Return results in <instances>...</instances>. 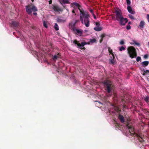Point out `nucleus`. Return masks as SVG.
Masks as SVG:
<instances>
[{
	"instance_id": "40",
	"label": "nucleus",
	"mask_w": 149,
	"mask_h": 149,
	"mask_svg": "<svg viewBox=\"0 0 149 149\" xmlns=\"http://www.w3.org/2000/svg\"><path fill=\"white\" fill-rule=\"evenodd\" d=\"M131 24V22H128L129 24Z\"/></svg>"
},
{
	"instance_id": "16",
	"label": "nucleus",
	"mask_w": 149,
	"mask_h": 149,
	"mask_svg": "<svg viewBox=\"0 0 149 149\" xmlns=\"http://www.w3.org/2000/svg\"><path fill=\"white\" fill-rule=\"evenodd\" d=\"M60 54L58 53L57 54L54 55L53 58V59L55 61L58 58H60Z\"/></svg>"
},
{
	"instance_id": "18",
	"label": "nucleus",
	"mask_w": 149,
	"mask_h": 149,
	"mask_svg": "<svg viewBox=\"0 0 149 149\" xmlns=\"http://www.w3.org/2000/svg\"><path fill=\"white\" fill-rule=\"evenodd\" d=\"M59 1L61 4H66L69 3V0H60Z\"/></svg>"
},
{
	"instance_id": "2",
	"label": "nucleus",
	"mask_w": 149,
	"mask_h": 149,
	"mask_svg": "<svg viewBox=\"0 0 149 149\" xmlns=\"http://www.w3.org/2000/svg\"><path fill=\"white\" fill-rule=\"evenodd\" d=\"M115 12L116 20L119 22L121 25H125L128 21L127 19L123 17L120 10L116 9Z\"/></svg>"
},
{
	"instance_id": "36",
	"label": "nucleus",
	"mask_w": 149,
	"mask_h": 149,
	"mask_svg": "<svg viewBox=\"0 0 149 149\" xmlns=\"http://www.w3.org/2000/svg\"><path fill=\"white\" fill-rule=\"evenodd\" d=\"M52 1L51 0L49 1V4H51L52 3Z\"/></svg>"
},
{
	"instance_id": "17",
	"label": "nucleus",
	"mask_w": 149,
	"mask_h": 149,
	"mask_svg": "<svg viewBox=\"0 0 149 149\" xmlns=\"http://www.w3.org/2000/svg\"><path fill=\"white\" fill-rule=\"evenodd\" d=\"M149 62L148 61H145L141 63V64L143 67H146L149 64Z\"/></svg>"
},
{
	"instance_id": "7",
	"label": "nucleus",
	"mask_w": 149,
	"mask_h": 149,
	"mask_svg": "<svg viewBox=\"0 0 149 149\" xmlns=\"http://www.w3.org/2000/svg\"><path fill=\"white\" fill-rule=\"evenodd\" d=\"M108 50L109 52L110 53V57H111V58L110 59V61L111 63L113 64L114 62V55L112 53V50L110 49V48L109 47L108 48Z\"/></svg>"
},
{
	"instance_id": "8",
	"label": "nucleus",
	"mask_w": 149,
	"mask_h": 149,
	"mask_svg": "<svg viewBox=\"0 0 149 149\" xmlns=\"http://www.w3.org/2000/svg\"><path fill=\"white\" fill-rule=\"evenodd\" d=\"M127 128L131 136L134 135L135 134V132L134 131V128L132 127L127 125Z\"/></svg>"
},
{
	"instance_id": "32",
	"label": "nucleus",
	"mask_w": 149,
	"mask_h": 149,
	"mask_svg": "<svg viewBox=\"0 0 149 149\" xmlns=\"http://www.w3.org/2000/svg\"><path fill=\"white\" fill-rule=\"evenodd\" d=\"M141 59V58L140 57L138 56L137 57L136 60L137 61H139Z\"/></svg>"
},
{
	"instance_id": "29",
	"label": "nucleus",
	"mask_w": 149,
	"mask_h": 149,
	"mask_svg": "<svg viewBox=\"0 0 149 149\" xmlns=\"http://www.w3.org/2000/svg\"><path fill=\"white\" fill-rule=\"evenodd\" d=\"M131 26L130 25H128L126 26V28L127 30H129L131 29Z\"/></svg>"
},
{
	"instance_id": "28",
	"label": "nucleus",
	"mask_w": 149,
	"mask_h": 149,
	"mask_svg": "<svg viewBox=\"0 0 149 149\" xmlns=\"http://www.w3.org/2000/svg\"><path fill=\"white\" fill-rule=\"evenodd\" d=\"M125 49V48L123 47L122 46L119 48V50L120 51H122L123 50H124Z\"/></svg>"
},
{
	"instance_id": "13",
	"label": "nucleus",
	"mask_w": 149,
	"mask_h": 149,
	"mask_svg": "<svg viewBox=\"0 0 149 149\" xmlns=\"http://www.w3.org/2000/svg\"><path fill=\"white\" fill-rule=\"evenodd\" d=\"M129 13L131 14H133L134 13V12L132 8L130 6H128L127 7Z\"/></svg>"
},
{
	"instance_id": "20",
	"label": "nucleus",
	"mask_w": 149,
	"mask_h": 149,
	"mask_svg": "<svg viewBox=\"0 0 149 149\" xmlns=\"http://www.w3.org/2000/svg\"><path fill=\"white\" fill-rule=\"evenodd\" d=\"M57 21L59 22H65V20L61 19V18H58L57 19Z\"/></svg>"
},
{
	"instance_id": "19",
	"label": "nucleus",
	"mask_w": 149,
	"mask_h": 149,
	"mask_svg": "<svg viewBox=\"0 0 149 149\" xmlns=\"http://www.w3.org/2000/svg\"><path fill=\"white\" fill-rule=\"evenodd\" d=\"M11 25L13 26L16 27L17 26L18 23L16 21H13Z\"/></svg>"
},
{
	"instance_id": "23",
	"label": "nucleus",
	"mask_w": 149,
	"mask_h": 149,
	"mask_svg": "<svg viewBox=\"0 0 149 149\" xmlns=\"http://www.w3.org/2000/svg\"><path fill=\"white\" fill-rule=\"evenodd\" d=\"M54 28L55 29L56 31L58 30H59V27L56 23H55L54 26Z\"/></svg>"
},
{
	"instance_id": "27",
	"label": "nucleus",
	"mask_w": 149,
	"mask_h": 149,
	"mask_svg": "<svg viewBox=\"0 0 149 149\" xmlns=\"http://www.w3.org/2000/svg\"><path fill=\"white\" fill-rule=\"evenodd\" d=\"M145 100L146 102L148 103L149 102V97H146L145 98Z\"/></svg>"
},
{
	"instance_id": "14",
	"label": "nucleus",
	"mask_w": 149,
	"mask_h": 149,
	"mask_svg": "<svg viewBox=\"0 0 149 149\" xmlns=\"http://www.w3.org/2000/svg\"><path fill=\"white\" fill-rule=\"evenodd\" d=\"M74 31L78 35L81 36L82 34V32L80 30L75 29L74 30Z\"/></svg>"
},
{
	"instance_id": "12",
	"label": "nucleus",
	"mask_w": 149,
	"mask_h": 149,
	"mask_svg": "<svg viewBox=\"0 0 149 149\" xmlns=\"http://www.w3.org/2000/svg\"><path fill=\"white\" fill-rule=\"evenodd\" d=\"M145 24V22L143 20L141 21L140 22L139 24V25L138 27L140 29H142L144 28Z\"/></svg>"
},
{
	"instance_id": "3",
	"label": "nucleus",
	"mask_w": 149,
	"mask_h": 149,
	"mask_svg": "<svg viewBox=\"0 0 149 149\" xmlns=\"http://www.w3.org/2000/svg\"><path fill=\"white\" fill-rule=\"evenodd\" d=\"M127 53L129 57L131 58H136L137 53L136 49L133 46H130L127 48Z\"/></svg>"
},
{
	"instance_id": "41",
	"label": "nucleus",
	"mask_w": 149,
	"mask_h": 149,
	"mask_svg": "<svg viewBox=\"0 0 149 149\" xmlns=\"http://www.w3.org/2000/svg\"><path fill=\"white\" fill-rule=\"evenodd\" d=\"M146 71L149 73V70H146Z\"/></svg>"
},
{
	"instance_id": "26",
	"label": "nucleus",
	"mask_w": 149,
	"mask_h": 149,
	"mask_svg": "<svg viewBox=\"0 0 149 149\" xmlns=\"http://www.w3.org/2000/svg\"><path fill=\"white\" fill-rule=\"evenodd\" d=\"M43 25L46 28H47L48 27L47 23L45 21H44L43 22Z\"/></svg>"
},
{
	"instance_id": "1",
	"label": "nucleus",
	"mask_w": 149,
	"mask_h": 149,
	"mask_svg": "<svg viewBox=\"0 0 149 149\" xmlns=\"http://www.w3.org/2000/svg\"><path fill=\"white\" fill-rule=\"evenodd\" d=\"M72 5V6L74 8V9L72 10V13H74L75 15H76V13L79 11L80 19L81 23L83 24H84L86 27H88L90 25V21L88 19L89 16L88 13L81 10L80 8L79 5L78 3H74Z\"/></svg>"
},
{
	"instance_id": "38",
	"label": "nucleus",
	"mask_w": 149,
	"mask_h": 149,
	"mask_svg": "<svg viewBox=\"0 0 149 149\" xmlns=\"http://www.w3.org/2000/svg\"><path fill=\"white\" fill-rule=\"evenodd\" d=\"M37 13H33V14L34 15H37Z\"/></svg>"
},
{
	"instance_id": "37",
	"label": "nucleus",
	"mask_w": 149,
	"mask_h": 149,
	"mask_svg": "<svg viewBox=\"0 0 149 149\" xmlns=\"http://www.w3.org/2000/svg\"><path fill=\"white\" fill-rule=\"evenodd\" d=\"M90 12L91 13H92L93 14V10H90Z\"/></svg>"
},
{
	"instance_id": "6",
	"label": "nucleus",
	"mask_w": 149,
	"mask_h": 149,
	"mask_svg": "<svg viewBox=\"0 0 149 149\" xmlns=\"http://www.w3.org/2000/svg\"><path fill=\"white\" fill-rule=\"evenodd\" d=\"M104 84L107 86V91L108 93H110L111 92V82L109 80H106L104 81Z\"/></svg>"
},
{
	"instance_id": "15",
	"label": "nucleus",
	"mask_w": 149,
	"mask_h": 149,
	"mask_svg": "<svg viewBox=\"0 0 149 149\" xmlns=\"http://www.w3.org/2000/svg\"><path fill=\"white\" fill-rule=\"evenodd\" d=\"M132 42H130V44L131 45H134V44L135 45H136L138 46H140V43H139L138 42H137L136 41L134 40H132Z\"/></svg>"
},
{
	"instance_id": "11",
	"label": "nucleus",
	"mask_w": 149,
	"mask_h": 149,
	"mask_svg": "<svg viewBox=\"0 0 149 149\" xmlns=\"http://www.w3.org/2000/svg\"><path fill=\"white\" fill-rule=\"evenodd\" d=\"M77 22V21H74L71 22L69 24V28L71 29H74V26Z\"/></svg>"
},
{
	"instance_id": "35",
	"label": "nucleus",
	"mask_w": 149,
	"mask_h": 149,
	"mask_svg": "<svg viewBox=\"0 0 149 149\" xmlns=\"http://www.w3.org/2000/svg\"><path fill=\"white\" fill-rule=\"evenodd\" d=\"M93 16L94 19H96V16H95V15L94 14H93Z\"/></svg>"
},
{
	"instance_id": "4",
	"label": "nucleus",
	"mask_w": 149,
	"mask_h": 149,
	"mask_svg": "<svg viewBox=\"0 0 149 149\" xmlns=\"http://www.w3.org/2000/svg\"><path fill=\"white\" fill-rule=\"evenodd\" d=\"M26 10L29 15H31L32 11L35 12L37 11V8L33 4L26 6Z\"/></svg>"
},
{
	"instance_id": "21",
	"label": "nucleus",
	"mask_w": 149,
	"mask_h": 149,
	"mask_svg": "<svg viewBox=\"0 0 149 149\" xmlns=\"http://www.w3.org/2000/svg\"><path fill=\"white\" fill-rule=\"evenodd\" d=\"M96 40L95 38L90 39L89 42V44H92L94 42H95Z\"/></svg>"
},
{
	"instance_id": "22",
	"label": "nucleus",
	"mask_w": 149,
	"mask_h": 149,
	"mask_svg": "<svg viewBox=\"0 0 149 149\" xmlns=\"http://www.w3.org/2000/svg\"><path fill=\"white\" fill-rule=\"evenodd\" d=\"M119 118L120 121L122 123L124 122V119L123 117L121 115H119Z\"/></svg>"
},
{
	"instance_id": "10",
	"label": "nucleus",
	"mask_w": 149,
	"mask_h": 149,
	"mask_svg": "<svg viewBox=\"0 0 149 149\" xmlns=\"http://www.w3.org/2000/svg\"><path fill=\"white\" fill-rule=\"evenodd\" d=\"M52 8L54 11L56 12L62 11V9L59 8L58 6L56 5H54L52 6Z\"/></svg>"
},
{
	"instance_id": "39",
	"label": "nucleus",
	"mask_w": 149,
	"mask_h": 149,
	"mask_svg": "<svg viewBox=\"0 0 149 149\" xmlns=\"http://www.w3.org/2000/svg\"><path fill=\"white\" fill-rule=\"evenodd\" d=\"M102 37H101V39H102L100 40V43H101V42H102Z\"/></svg>"
},
{
	"instance_id": "42",
	"label": "nucleus",
	"mask_w": 149,
	"mask_h": 149,
	"mask_svg": "<svg viewBox=\"0 0 149 149\" xmlns=\"http://www.w3.org/2000/svg\"><path fill=\"white\" fill-rule=\"evenodd\" d=\"M32 2H33V0H31Z\"/></svg>"
},
{
	"instance_id": "45",
	"label": "nucleus",
	"mask_w": 149,
	"mask_h": 149,
	"mask_svg": "<svg viewBox=\"0 0 149 149\" xmlns=\"http://www.w3.org/2000/svg\"><path fill=\"white\" fill-rule=\"evenodd\" d=\"M146 57V56H144V57H145V58Z\"/></svg>"
},
{
	"instance_id": "43",
	"label": "nucleus",
	"mask_w": 149,
	"mask_h": 149,
	"mask_svg": "<svg viewBox=\"0 0 149 149\" xmlns=\"http://www.w3.org/2000/svg\"><path fill=\"white\" fill-rule=\"evenodd\" d=\"M148 45H149V42H148Z\"/></svg>"
},
{
	"instance_id": "34",
	"label": "nucleus",
	"mask_w": 149,
	"mask_h": 149,
	"mask_svg": "<svg viewBox=\"0 0 149 149\" xmlns=\"http://www.w3.org/2000/svg\"><path fill=\"white\" fill-rule=\"evenodd\" d=\"M148 22L149 23V14H147L146 16Z\"/></svg>"
},
{
	"instance_id": "33",
	"label": "nucleus",
	"mask_w": 149,
	"mask_h": 149,
	"mask_svg": "<svg viewBox=\"0 0 149 149\" xmlns=\"http://www.w3.org/2000/svg\"><path fill=\"white\" fill-rule=\"evenodd\" d=\"M120 45H123L124 43V41L123 40H121L120 41Z\"/></svg>"
},
{
	"instance_id": "25",
	"label": "nucleus",
	"mask_w": 149,
	"mask_h": 149,
	"mask_svg": "<svg viewBox=\"0 0 149 149\" xmlns=\"http://www.w3.org/2000/svg\"><path fill=\"white\" fill-rule=\"evenodd\" d=\"M31 53H32V55H37V52L36 51H33L32 52H31Z\"/></svg>"
},
{
	"instance_id": "5",
	"label": "nucleus",
	"mask_w": 149,
	"mask_h": 149,
	"mask_svg": "<svg viewBox=\"0 0 149 149\" xmlns=\"http://www.w3.org/2000/svg\"><path fill=\"white\" fill-rule=\"evenodd\" d=\"M73 43L77 45L78 48L81 49H84V45L86 44L85 42H82L81 43H80L79 42L75 40H74Z\"/></svg>"
},
{
	"instance_id": "9",
	"label": "nucleus",
	"mask_w": 149,
	"mask_h": 149,
	"mask_svg": "<svg viewBox=\"0 0 149 149\" xmlns=\"http://www.w3.org/2000/svg\"><path fill=\"white\" fill-rule=\"evenodd\" d=\"M95 25L96 26L94 28V30L97 31H100L102 30V28L99 26L100 24L98 22H96Z\"/></svg>"
},
{
	"instance_id": "30",
	"label": "nucleus",
	"mask_w": 149,
	"mask_h": 149,
	"mask_svg": "<svg viewBox=\"0 0 149 149\" xmlns=\"http://www.w3.org/2000/svg\"><path fill=\"white\" fill-rule=\"evenodd\" d=\"M126 1L127 5L128 6L130 5L131 3L130 1V0H126Z\"/></svg>"
},
{
	"instance_id": "44",
	"label": "nucleus",
	"mask_w": 149,
	"mask_h": 149,
	"mask_svg": "<svg viewBox=\"0 0 149 149\" xmlns=\"http://www.w3.org/2000/svg\"><path fill=\"white\" fill-rule=\"evenodd\" d=\"M146 57V56H144V57H145V58Z\"/></svg>"
},
{
	"instance_id": "24",
	"label": "nucleus",
	"mask_w": 149,
	"mask_h": 149,
	"mask_svg": "<svg viewBox=\"0 0 149 149\" xmlns=\"http://www.w3.org/2000/svg\"><path fill=\"white\" fill-rule=\"evenodd\" d=\"M138 136V137L139 139V141L141 142H142V141H143V139L142 137L140 136Z\"/></svg>"
},
{
	"instance_id": "31",
	"label": "nucleus",
	"mask_w": 149,
	"mask_h": 149,
	"mask_svg": "<svg viewBox=\"0 0 149 149\" xmlns=\"http://www.w3.org/2000/svg\"><path fill=\"white\" fill-rule=\"evenodd\" d=\"M129 17L131 19H134V17L132 15H129Z\"/></svg>"
}]
</instances>
